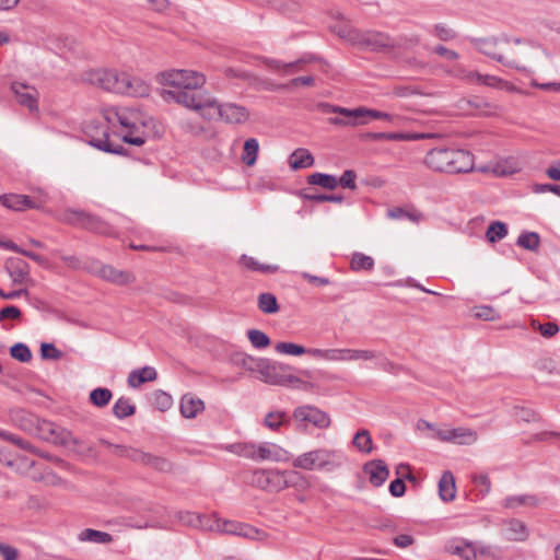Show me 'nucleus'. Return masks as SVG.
Listing matches in <instances>:
<instances>
[{
    "instance_id": "1",
    "label": "nucleus",
    "mask_w": 560,
    "mask_h": 560,
    "mask_svg": "<svg viewBox=\"0 0 560 560\" xmlns=\"http://www.w3.org/2000/svg\"><path fill=\"white\" fill-rule=\"evenodd\" d=\"M162 84L171 88L164 90L165 101H174L186 108L197 112L206 119L223 118L231 124L244 122L247 110L235 104L220 105L215 98L201 90L206 82L202 73L191 70H171L162 73Z\"/></svg>"
},
{
    "instance_id": "2",
    "label": "nucleus",
    "mask_w": 560,
    "mask_h": 560,
    "mask_svg": "<svg viewBox=\"0 0 560 560\" xmlns=\"http://www.w3.org/2000/svg\"><path fill=\"white\" fill-rule=\"evenodd\" d=\"M470 43L479 52L497 60L504 67L520 71L526 70L523 61L532 59L530 52L539 49V46L533 42L508 36L471 38Z\"/></svg>"
},
{
    "instance_id": "3",
    "label": "nucleus",
    "mask_w": 560,
    "mask_h": 560,
    "mask_svg": "<svg viewBox=\"0 0 560 560\" xmlns=\"http://www.w3.org/2000/svg\"><path fill=\"white\" fill-rule=\"evenodd\" d=\"M424 164L432 171L447 174L467 173L474 168L472 155L466 150L453 148L430 150Z\"/></svg>"
},
{
    "instance_id": "4",
    "label": "nucleus",
    "mask_w": 560,
    "mask_h": 560,
    "mask_svg": "<svg viewBox=\"0 0 560 560\" xmlns=\"http://www.w3.org/2000/svg\"><path fill=\"white\" fill-rule=\"evenodd\" d=\"M256 370L260 375V380L267 384L293 388H308V383L291 373L293 368L290 365L269 359H260L256 365Z\"/></svg>"
},
{
    "instance_id": "5",
    "label": "nucleus",
    "mask_w": 560,
    "mask_h": 560,
    "mask_svg": "<svg viewBox=\"0 0 560 560\" xmlns=\"http://www.w3.org/2000/svg\"><path fill=\"white\" fill-rule=\"evenodd\" d=\"M419 44L417 36L390 37L386 33L376 31H360L355 46L366 48L371 51H390L394 49H410Z\"/></svg>"
},
{
    "instance_id": "6",
    "label": "nucleus",
    "mask_w": 560,
    "mask_h": 560,
    "mask_svg": "<svg viewBox=\"0 0 560 560\" xmlns=\"http://www.w3.org/2000/svg\"><path fill=\"white\" fill-rule=\"evenodd\" d=\"M343 460L345 456L340 451L317 448L299 455L293 460V466L304 470L334 471Z\"/></svg>"
},
{
    "instance_id": "7",
    "label": "nucleus",
    "mask_w": 560,
    "mask_h": 560,
    "mask_svg": "<svg viewBox=\"0 0 560 560\" xmlns=\"http://www.w3.org/2000/svg\"><path fill=\"white\" fill-rule=\"evenodd\" d=\"M298 475L293 470L255 469L250 472L249 483L261 490L278 492L290 487Z\"/></svg>"
},
{
    "instance_id": "8",
    "label": "nucleus",
    "mask_w": 560,
    "mask_h": 560,
    "mask_svg": "<svg viewBox=\"0 0 560 560\" xmlns=\"http://www.w3.org/2000/svg\"><path fill=\"white\" fill-rule=\"evenodd\" d=\"M85 133L90 137L89 143L106 153H113L117 155L126 154V149L121 144H114L109 139L107 128H100L94 122H90L85 127Z\"/></svg>"
},
{
    "instance_id": "9",
    "label": "nucleus",
    "mask_w": 560,
    "mask_h": 560,
    "mask_svg": "<svg viewBox=\"0 0 560 560\" xmlns=\"http://www.w3.org/2000/svg\"><path fill=\"white\" fill-rule=\"evenodd\" d=\"M324 113L339 114L340 117H330L328 121L335 126H358L366 124V120H362V110L358 108H346L340 106L330 105L327 103L319 105Z\"/></svg>"
},
{
    "instance_id": "10",
    "label": "nucleus",
    "mask_w": 560,
    "mask_h": 560,
    "mask_svg": "<svg viewBox=\"0 0 560 560\" xmlns=\"http://www.w3.org/2000/svg\"><path fill=\"white\" fill-rule=\"evenodd\" d=\"M293 418L301 423H311L318 429L330 427L331 420L328 413L312 405H303L293 410Z\"/></svg>"
},
{
    "instance_id": "11",
    "label": "nucleus",
    "mask_w": 560,
    "mask_h": 560,
    "mask_svg": "<svg viewBox=\"0 0 560 560\" xmlns=\"http://www.w3.org/2000/svg\"><path fill=\"white\" fill-rule=\"evenodd\" d=\"M435 438L458 445H471L477 442L478 433L470 428H443L435 430Z\"/></svg>"
},
{
    "instance_id": "12",
    "label": "nucleus",
    "mask_w": 560,
    "mask_h": 560,
    "mask_svg": "<svg viewBox=\"0 0 560 560\" xmlns=\"http://www.w3.org/2000/svg\"><path fill=\"white\" fill-rule=\"evenodd\" d=\"M217 532L244 537L252 540H261L266 534L260 529L245 523L234 521H221L217 524Z\"/></svg>"
},
{
    "instance_id": "13",
    "label": "nucleus",
    "mask_w": 560,
    "mask_h": 560,
    "mask_svg": "<svg viewBox=\"0 0 560 560\" xmlns=\"http://www.w3.org/2000/svg\"><path fill=\"white\" fill-rule=\"evenodd\" d=\"M91 271L101 279L116 285H127L136 281V277L132 272L119 270L110 265H103L101 262H97L95 268L91 269Z\"/></svg>"
},
{
    "instance_id": "14",
    "label": "nucleus",
    "mask_w": 560,
    "mask_h": 560,
    "mask_svg": "<svg viewBox=\"0 0 560 560\" xmlns=\"http://www.w3.org/2000/svg\"><path fill=\"white\" fill-rule=\"evenodd\" d=\"M11 90L20 105L27 107L30 112H37L38 92L35 88L22 82H13Z\"/></svg>"
},
{
    "instance_id": "15",
    "label": "nucleus",
    "mask_w": 560,
    "mask_h": 560,
    "mask_svg": "<svg viewBox=\"0 0 560 560\" xmlns=\"http://www.w3.org/2000/svg\"><path fill=\"white\" fill-rule=\"evenodd\" d=\"M95 214L80 209H66L59 220L66 224L84 229L90 232Z\"/></svg>"
},
{
    "instance_id": "16",
    "label": "nucleus",
    "mask_w": 560,
    "mask_h": 560,
    "mask_svg": "<svg viewBox=\"0 0 560 560\" xmlns=\"http://www.w3.org/2000/svg\"><path fill=\"white\" fill-rule=\"evenodd\" d=\"M363 470L368 475L369 481L374 487H381L389 476L388 467L382 459L368 462L364 464Z\"/></svg>"
},
{
    "instance_id": "17",
    "label": "nucleus",
    "mask_w": 560,
    "mask_h": 560,
    "mask_svg": "<svg viewBox=\"0 0 560 560\" xmlns=\"http://www.w3.org/2000/svg\"><path fill=\"white\" fill-rule=\"evenodd\" d=\"M0 202L3 207L14 211L39 208V205L26 195L4 194L0 196Z\"/></svg>"
},
{
    "instance_id": "18",
    "label": "nucleus",
    "mask_w": 560,
    "mask_h": 560,
    "mask_svg": "<svg viewBox=\"0 0 560 560\" xmlns=\"http://www.w3.org/2000/svg\"><path fill=\"white\" fill-rule=\"evenodd\" d=\"M287 452L275 443H256L255 462L272 460L281 462L284 459Z\"/></svg>"
},
{
    "instance_id": "19",
    "label": "nucleus",
    "mask_w": 560,
    "mask_h": 560,
    "mask_svg": "<svg viewBox=\"0 0 560 560\" xmlns=\"http://www.w3.org/2000/svg\"><path fill=\"white\" fill-rule=\"evenodd\" d=\"M10 419L16 427L27 433H34L36 430L37 417L24 409H11Z\"/></svg>"
},
{
    "instance_id": "20",
    "label": "nucleus",
    "mask_w": 560,
    "mask_h": 560,
    "mask_svg": "<svg viewBox=\"0 0 560 560\" xmlns=\"http://www.w3.org/2000/svg\"><path fill=\"white\" fill-rule=\"evenodd\" d=\"M311 60H313V58H300L295 61H292V62H283L281 60H277V59H270V58H265L264 59V65L272 70V71H276V72H279L281 74H292L294 72H296L298 70H300V67L302 65H305L307 62H310Z\"/></svg>"
},
{
    "instance_id": "21",
    "label": "nucleus",
    "mask_w": 560,
    "mask_h": 560,
    "mask_svg": "<svg viewBox=\"0 0 560 560\" xmlns=\"http://www.w3.org/2000/svg\"><path fill=\"white\" fill-rule=\"evenodd\" d=\"M5 268L14 283H23L28 278L30 266L21 258H10L5 264Z\"/></svg>"
},
{
    "instance_id": "22",
    "label": "nucleus",
    "mask_w": 560,
    "mask_h": 560,
    "mask_svg": "<svg viewBox=\"0 0 560 560\" xmlns=\"http://www.w3.org/2000/svg\"><path fill=\"white\" fill-rule=\"evenodd\" d=\"M505 536L511 541H525L529 536V530L523 521L511 518L505 522Z\"/></svg>"
},
{
    "instance_id": "23",
    "label": "nucleus",
    "mask_w": 560,
    "mask_h": 560,
    "mask_svg": "<svg viewBox=\"0 0 560 560\" xmlns=\"http://www.w3.org/2000/svg\"><path fill=\"white\" fill-rule=\"evenodd\" d=\"M447 550L463 560H477L478 550L474 542L466 540L451 541L447 546Z\"/></svg>"
},
{
    "instance_id": "24",
    "label": "nucleus",
    "mask_w": 560,
    "mask_h": 560,
    "mask_svg": "<svg viewBox=\"0 0 560 560\" xmlns=\"http://www.w3.org/2000/svg\"><path fill=\"white\" fill-rule=\"evenodd\" d=\"M378 355L373 350L365 349H336L335 361H370L376 359Z\"/></svg>"
},
{
    "instance_id": "25",
    "label": "nucleus",
    "mask_w": 560,
    "mask_h": 560,
    "mask_svg": "<svg viewBox=\"0 0 560 560\" xmlns=\"http://www.w3.org/2000/svg\"><path fill=\"white\" fill-rule=\"evenodd\" d=\"M203 409V401L191 394H185L180 399V413L184 418L194 419Z\"/></svg>"
},
{
    "instance_id": "26",
    "label": "nucleus",
    "mask_w": 560,
    "mask_h": 560,
    "mask_svg": "<svg viewBox=\"0 0 560 560\" xmlns=\"http://www.w3.org/2000/svg\"><path fill=\"white\" fill-rule=\"evenodd\" d=\"M465 102L471 109L476 110V114L481 116H494L501 109L499 105L493 104L481 96H472Z\"/></svg>"
},
{
    "instance_id": "27",
    "label": "nucleus",
    "mask_w": 560,
    "mask_h": 560,
    "mask_svg": "<svg viewBox=\"0 0 560 560\" xmlns=\"http://www.w3.org/2000/svg\"><path fill=\"white\" fill-rule=\"evenodd\" d=\"M125 80L124 83H126V91H121V94H127L130 96H145L150 92L149 85L140 78L131 77L129 73H124Z\"/></svg>"
},
{
    "instance_id": "28",
    "label": "nucleus",
    "mask_w": 560,
    "mask_h": 560,
    "mask_svg": "<svg viewBox=\"0 0 560 560\" xmlns=\"http://www.w3.org/2000/svg\"><path fill=\"white\" fill-rule=\"evenodd\" d=\"M158 377V372L152 366H144L139 370H133L128 375V385L130 387L137 388L141 384L145 382H152L155 381Z\"/></svg>"
},
{
    "instance_id": "29",
    "label": "nucleus",
    "mask_w": 560,
    "mask_h": 560,
    "mask_svg": "<svg viewBox=\"0 0 560 560\" xmlns=\"http://www.w3.org/2000/svg\"><path fill=\"white\" fill-rule=\"evenodd\" d=\"M439 495L444 502H451L455 499L456 487L455 479L451 471H444L439 481Z\"/></svg>"
},
{
    "instance_id": "30",
    "label": "nucleus",
    "mask_w": 560,
    "mask_h": 560,
    "mask_svg": "<svg viewBox=\"0 0 560 560\" xmlns=\"http://www.w3.org/2000/svg\"><path fill=\"white\" fill-rule=\"evenodd\" d=\"M386 215L392 220H408L413 223H418L422 219V213L412 206L390 208Z\"/></svg>"
},
{
    "instance_id": "31",
    "label": "nucleus",
    "mask_w": 560,
    "mask_h": 560,
    "mask_svg": "<svg viewBox=\"0 0 560 560\" xmlns=\"http://www.w3.org/2000/svg\"><path fill=\"white\" fill-rule=\"evenodd\" d=\"M314 164L312 153L304 148H299L289 158V165L292 170L307 168Z\"/></svg>"
},
{
    "instance_id": "32",
    "label": "nucleus",
    "mask_w": 560,
    "mask_h": 560,
    "mask_svg": "<svg viewBox=\"0 0 560 560\" xmlns=\"http://www.w3.org/2000/svg\"><path fill=\"white\" fill-rule=\"evenodd\" d=\"M475 82L493 89L506 90L509 92L518 91L517 88L509 81L491 74H481L478 72Z\"/></svg>"
},
{
    "instance_id": "33",
    "label": "nucleus",
    "mask_w": 560,
    "mask_h": 560,
    "mask_svg": "<svg viewBox=\"0 0 560 560\" xmlns=\"http://www.w3.org/2000/svg\"><path fill=\"white\" fill-rule=\"evenodd\" d=\"M240 264L247 270L257 271L266 275L275 273L279 269L277 265L261 264L256 258L247 255H242L240 257Z\"/></svg>"
},
{
    "instance_id": "34",
    "label": "nucleus",
    "mask_w": 560,
    "mask_h": 560,
    "mask_svg": "<svg viewBox=\"0 0 560 560\" xmlns=\"http://www.w3.org/2000/svg\"><path fill=\"white\" fill-rule=\"evenodd\" d=\"M539 499L534 494L511 495L504 499L503 506L506 509H515L521 505L537 506Z\"/></svg>"
},
{
    "instance_id": "35",
    "label": "nucleus",
    "mask_w": 560,
    "mask_h": 560,
    "mask_svg": "<svg viewBox=\"0 0 560 560\" xmlns=\"http://www.w3.org/2000/svg\"><path fill=\"white\" fill-rule=\"evenodd\" d=\"M82 81L106 91V69H91L84 71L81 75Z\"/></svg>"
},
{
    "instance_id": "36",
    "label": "nucleus",
    "mask_w": 560,
    "mask_h": 560,
    "mask_svg": "<svg viewBox=\"0 0 560 560\" xmlns=\"http://www.w3.org/2000/svg\"><path fill=\"white\" fill-rule=\"evenodd\" d=\"M79 539L81 541H89L94 544H109L114 540L110 534L92 528L82 530L79 534Z\"/></svg>"
},
{
    "instance_id": "37",
    "label": "nucleus",
    "mask_w": 560,
    "mask_h": 560,
    "mask_svg": "<svg viewBox=\"0 0 560 560\" xmlns=\"http://www.w3.org/2000/svg\"><path fill=\"white\" fill-rule=\"evenodd\" d=\"M257 306L264 314H276L279 311L276 295L269 292H264L258 295Z\"/></svg>"
},
{
    "instance_id": "38",
    "label": "nucleus",
    "mask_w": 560,
    "mask_h": 560,
    "mask_svg": "<svg viewBox=\"0 0 560 560\" xmlns=\"http://www.w3.org/2000/svg\"><path fill=\"white\" fill-rule=\"evenodd\" d=\"M310 185H317L325 189L334 190L338 186V178L334 175L324 173H313L307 176Z\"/></svg>"
},
{
    "instance_id": "39",
    "label": "nucleus",
    "mask_w": 560,
    "mask_h": 560,
    "mask_svg": "<svg viewBox=\"0 0 560 560\" xmlns=\"http://www.w3.org/2000/svg\"><path fill=\"white\" fill-rule=\"evenodd\" d=\"M332 33L338 35L340 38L355 45L360 30L353 28L346 22H340L330 26Z\"/></svg>"
},
{
    "instance_id": "40",
    "label": "nucleus",
    "mask_w": 560,
    "mask_h": 560,
    "mask_svg": "<svg viewBox=\"0 0 560 560\" xmlns=\"http://www.w3.org/2000/svg\"><path fill=\"white\" fill-rule=\"evenodd\" d=\"M125 72H119L117 70H108L106 69L107 82H106V91L120 93L121 91H126V83H124Z\"/></svg>"
},
{
    "instance_id": "41",
    "label": "nucleus",
    "mask_w": 560,
    "mask_h": 560,
    "mask_svg": "<svg viewBox=\"0 0 560 560\" xmlns=\"http://www.w3.org/2000/svg\"><path fill=\"white\" fill-rule=\"evenodd\" d=\"M115 118L126 129H135L138 120V113L132 108H119L114 113Z\"/></svg>"
},
{
    "instance_id": "42",
    "label": "nucleus",
    "mask_w": 560,
    "mask_h": 560,
    "mask_svg": "<svg viewBox=\"0 0 560 560\" xmlns=\"http://www.w3.org/2000/svg\"><path fill=\"white\" fill-rule=\"evenodd\" d=\"M225 448H226V451H229L237 456H242V457L255 460L256 443H252V442L233 443V444H229Z\"/></svg>"
},
{
    "instance_id": "43",
    "label": "nucleus",
    "mask_w": 560,
    "mask_h": 560,
    "mask_svg": "<svg viewBox=\"0 0 560 560\" xmlns=\"http://www.w3.org/2000/svg\"><path fill=\"white\" fill-rule=\"evenodd\" d=\"M136 407L129 398L120 397L113 406V413L117 419H125L135 415Z\"/></svg>"
},
{
    "instance_id": "44",
    "label": "nucleus",
    "mask_w": 560,
    "mask_h": 560,
    "mask_svg": "<svg viewBox=\"0 0 560 560\" xmlns=\"http://www.w3.org/2000/svg\"><path fill=\"white\" fill-rule=\"evenodd\" d=\"M258 150H259L258 141L255 138L247 139L244 143L242 161L246 165L253 166L256 163Z\"/></svg>"
},
{
    "instance_id": "45",
    "label": "nucleus",
    "mask_w": 560,
    "mask_h": 560,
    "mask_svg": "<svg viewBox=\"0 0 560 560\" xmlns=\"http://www.w3.org/2000/svg\"><path fill=\"white\" fill-rule=\"evenodd\" d=\"M299 196L306 201L314 202H336L341 203L343 201L342 195H326V194H312L306 189L299 191Z\"/></svg>"
},
{
    "instance_id": "46",
    "label": "nucleus",
    "mask_w": 560,
    "mask_h": 560,
    "mask_svg": "<svg viewBox=\"0 0 560 560\" xmlns=\"http://www.w3.org/2000/svg\"><path fill=\"white\" fill-rule=\"evenodd\" d=\"M508 225L501 221H493L487 229L486 238L490 243H497L508 235Z\"/></svg>"
},
{
    "instance_id": "47",
    "label": "nucleus",
    "mask_w": 560,
    "mask_h": 560,
    "mask_svg": "<svg viewBox=\"0 0 560 560\" xmlns=\"http://www.w3.org/2000/svg\"><path fill=\"white\" fill-rule=\"evenodd\" d=\"M516 244L524 249L537 252L540 244V237L536 232H523L520 234Z\"/></svg>"
},
{
    "instance_id": "48",
    "label": "nucleus",
    "mask_w": 560,
    "mask_h": 560,
    "mask_svg": "<svg viewBox=\"0 0 560 560\" xmlns=\"http://www.w3.org/2000/svg\"><path fill=\"white\" fill-rule=\"evenodd\" d=\"M446 72L450 75L467 83H474L478 73L477 71L466 69V67L460 63L453 65L446 70Z\"/></svg>"
},
{
    "instance_id": "49",
    "label": "nucleus",
    "mask_w": 560,
    "mask_h": 560,
    "mask_svg": "<svg viewBox=\"0 0 560 560\" xmlns=\"http://www.w3.org/2000/svg\"><path fill=\"white\" fill-rule=\"evenodd\" d=\"M113 397L110 389L105 387H97L90 393V401L95 407L103 408L107 406Z\"/></svg>"
},
{
    "instance_id": "50",
    "label": "nucleus",
    "mask_w": 560,
    "mask_h": 560,
    "mask_svg": "<svg viewBox=\"0 0 560 560\" xmlns=\"http://www.w3.org/2000/svg\"><path fill=\"white\" fill-rule=\"evenodd\" d=\"M289 422L284 411H271L266 415L264 423L272 431H278L282 425Z\"/></svg>"
},
{
    "instance_id": "51",
    "label": "nucleus",
    "mask_w": 560,
    "mask_h": 560,
    "mask_svg": "<svg viewBox=\"0 0 560 560\" xmlns=\"http://www.w3.org/2000/svg\"><path fill=\"white\" fill-rule=\"evenodd\" d=\"M374 267V259L362 253H354L351 258V269L353 271H370Z\"/></svg>"
},
{
    "instance_id": "52",
    "label": "nucleus",
    "mask_w": 560,
    "mask_h": 560,
    "mask_svg": "<svg viewBox=\"0 0 560 560\" xmlns=\"http://www.w3.org/2000/svg\"><path fill=\"white\" fill-rule=\"evenodd\" d=\"M353 445L358 448V451L369 454L373 450V443L371 434L368 430H360L353 438Z\"/></svg>"
},
{
    "instance_id": "53",
    "label": "nucleus",
    "mask_w": 560,
    "mask_h": 560,
    "mask_svg": "<svg viewBox=\"0 0 560 560\" xmlns=\"http://www.w3.org/2000/svg\"><path fill=\"white\" fill-rule=\"evenodd\" d=\"M90 232L100 234L103 236L116 237L117 233L113 225L95 214L93 224L91 225Z\"/></svg>"
},
{
    "instance_id": "54",
    "label": "nucleus",
    "mask_w": 560,
    "mask_h": 560,
    "mask_svg": "<svg viewBox=\"0 0 560 560\" xmlns=\"http://www.w3.org/2000/svg\"><path fill=\"white\" fill-rule=\"evenodd\" d=\"M37 427L34 433L38 434L42 439L45 440H54V436L57 433V427L47 420H39L37 418Z\"/></svg>"
},
{
    "instance_id": "55",
    "label": "nucleus",
    "mask_w": 560,
    "mask_h": 560,
    "mask_svg": "<svg viewBox=\"0 0 560 560\" xmlns=\"http://www.w3.org/2000/svg\"><path fill=\"white\" fill-rule=\"evenodd\" d=\"M10 354L13 359L27 363L32 360V352L27 345L18 342L10 348Z\"/></svg>"
},
{
    "instance_id": "56",
    "label": "nucleus",
    "mask_w": 560,
    "mask_h": 560,
    "mask_svg": "<svg viewBox=\"0 0 560 560\" xmlns=\"http://www.w3.org/2000/svg\"><path fill=\"white\" fill-rule=\"evenodd\" d=\"M247 337L253 347L257 349L267 348L270 345V338L259 329H249Z\"/></svg>"
},
{
    "instance_id": "57",
    "label": "nucleus",
    "mask_w": 560,
    "mask_h": 560,
    "mask_svg": "<svg viewBox=\"0 0 560 560\" xmlns=\"http://www.w3.org/2000/svg\"><path fill=\"white\" fill-rule=\"evenodd\" d=\"M145 466H149L158 471L168 472L173 469L172 463L161 456H156L149 453V458L147 459Z\"/></svg>"
},
{
    "instance_id": "58",
    "label": "nucleus",
    "mask_w": 560,
    "mask_h": 560,
    "mask_svg": "<svg viewBox=\"0 0 560 560\" xmlns=\"http://www.w3.org/2000/svg\"><path fill=\"white\" fill-rule=\"evenodd\" d=\"M0 439L9 441L22 450L36 453V448L26 440L0 429Z\"/></svg>"
},
{
    "instance_id": "59",
    "label": "nucleus",
    "mask_w": 560,
    "mask_h": 560,
    "mask_svg": "<svg viewBox=\"0 0 560 560\" xmlns=\"http://www.w3.org/2000/svg\"><path fill=\"white\" fill-rule=\"evenodd\" d=\"M276 351L279 353L290 354V355H302L306 353V348L303 346L293 343V342H278L275 347Z\"/></svg>"
},
{
    "instance_id": "60",
    "label": "nucleus",
    "mask_w": 560,
    "mask_h": 560,
    "mask_svg": "<svg viewBox=\"0 0 560 560\" xmlns=\"http://www.w3.org/2000/svg\"><path fill=\"white\" fill-rule=\"evenodd\" d=\"M475 317L483 320H497L500 318V314L489 305L477 306L474 308Z\"/></svg>"
},
{
    "instance_id": "61",
    "label": "nucleus",
    "mask_w": 560,
    "mask_h": 560,
    "mask_svg": "<svg viewBox=\"0 0 560 560\" xmlns=\"http://www.w3.org/2000/svg\"><path fill=\"white\" fill-rule=\"evenodd\" d=\"M7 248H10L16 253L22 254L23 256L34 260L35 262L39 264L40 266L47 267V259L34 252L26 250V249H20L14 243L9 242L4 245Z\"/></svg>"
},
{
    "instance_id": "62",
    "label": "nucleus",
    "mask_w": 560,
    "mask_h": 560,
    "mask_svg": "<svg viewBox=\"0 0 560 560\" xmlns=\"http://www.w3.org/2000/svg\"><path fill=\"white\" fill-rule=\"evenodd\" d=\"M433 34L443 42L452 40L456 37V32L445 24H435L432 30Z\"/></svg>"
},
{
    "instance_id": "63",
    "label": "nucleus",
    "mask_w": 560,
    "mask_h": 560,
    "mask_svg": "<svg viewBox=\"0 0 560 560\" xmlns=\"http://www.w3.org/2000/svg\"><path fill=\"white\" fill-rule=\"evenodd\" d=\"M40 354L45 360H60L62 358V352L55 345L48 342L42 343Z\"/></svg>"
},
{
    "instance_id": "64",
    "label": "nucleus",
    "mask_w": 560,
    "mask_h": 560,
    "mask_svg": "<svg viewBox=\"0 0 560 560\" xmlns=\"http://www.w3.org/2000/svg\"><path fill=\"white\" fill-rule=\"evenodd\" d=\"M22 316V312L18 306L8 305L0 310V323L5 320H18Z\"/></svg>"
}]
</instances>
